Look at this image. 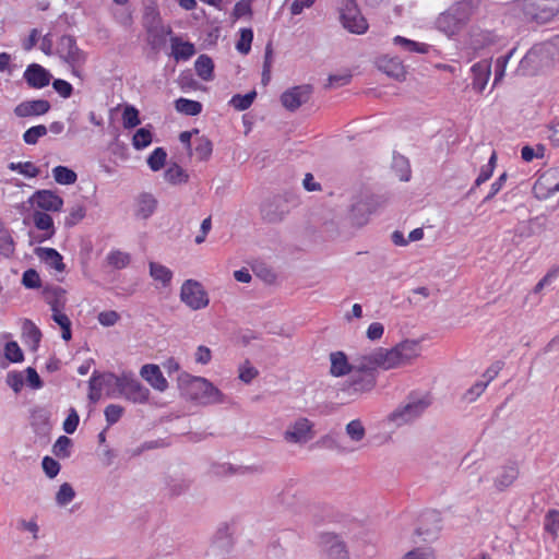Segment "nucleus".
Masks as SVG:
<instances>
[{"label": "nucleus", "mask_w": 559, "mask_h": 559, "mask_svg": "<svg viewBox=\"0 0 559 559\" xmlns=\"http://www.w3.org/2000/svg\"><path fill=\"white\" fill-rule=\"evenodd\" d=\"M558 49L551 41L534 45L521 59L516 73L519 75H535L554 64Z\"/></svg>", "instance_id": "f257e3e1"}, {"label": "nucleus", "mask_w": 559, "mask_h": 559, "mask_svg": "<svg viewBox=\"0 0 559 559\" xmlns=\"http://www.w3.org/2000/svg\"><path fill=\"white\" fill-rule=\"evenodd\" d=\"M420 344L416 340H405L392 348H378L380 369L390 370L412 362L420 355Z\"/></svg>", "instance_id": "f03ea898"}, {"label": "nucleus", "mask_w": 559, "mask_h": 559, "mask_svg": "<svg viewBox=\"0 0 559 559\" xmlns=\"http://www.w3.org/2000/svg\"><path fill=\"white\" fill-rule=\"evenodd\" d=\"M473 13L474 5L472 1H459L442 12L437 17L435 24L438 31L450 37L457 34L466 26Z\"/></svg>", "instance_id": "7ed1b4c3"}, {"label": "nucleus", "mask_w": 559, "mask_h": 559, "mask_svg": "<svg viewBox=\"0 0 559 559\" xmlns=\"http://www.w3.org/2000/svg\"><path fill=\"white\" fill-rule=\"evenodd\" d=\"M428 394H409L389 416L388 423L401 427L418 419L430 406Z\"/></svg>", "instance_id": "20e7f679"}, {"label": "nucleus", "mask_w": 559, "mask_h": 559, "mask_svg": "<svg viewBox=\"0 0 559 559\" xmlns=\"http://www.w3.org/2000/svg\"><path fill=\"white\" fill-rule=\"evenodd\" d=\"M298 204V197L293 191L275 194L263 202L261 206L262 218L270 224L281 223Z\"/></svg>", "instance_id": "39448f33"}, {"label": "nucleus", "mask_w": 559, "mask_h": 559, "mask_svg": "<svg viewBox=\"0 0 559 559\" xmlns=\"http://www.w3.org/2000/svg\"><path fill=\"white\" fill-rule=\"evenodd\" d=\"M181 383L186 394L200 404L210 405L224 402V394L205 378L187 374L181 379Z\"/></svg>", "instance_id": "423d86ee"}, {"label": "nucleus", "mask_w": 559, "mask_h": 559, "mask_svg": "<svg viewBox=\"0 0 559 559\" xmlns=\"http://www.w3.org/2000/svg\"><path fill=\"white\" fill-rule=\"evenodd\" d=\"M56 53L71 68L74 75L80 76V69L86 62V53L79 48L73 36H61L57 44Z\"/></svg>", "instance_id": "0eeeda50"}, {"label": "nucleus", "mask_w": 559, "mask_h": 559, "mask_svg": "<svg viewBox=\"0 0 559 559\" xmlns=\"http://www.w3.org/2000/svg\"><path fill=\"white\" fill-rule=\"evenodd\" d=\"M338 11L341 23L348 32L358 35L367 32L368 23L361 15L356 0H341Z\"/></svg>", "instance_id": "6e6552de"}, {"label": "nucleus", "mask_w": 559, "mask_h": 559, "mask_svg": "<svg viewBox=\"0 0 559 559\" xmlns=\"http://www.w3.org/2000/svg\"><path fill=\"white\" fill-rule=\"evenodd\" d=\"M377 384L376 373L360 371L354 368L348 378L341 384L340 390L349 396H360L371 392Z\"/></svg>", "instance_id": "1a4fd4ad"}, {"label": "nucleus", "mask_w": 559, "mask_h": 559, "mask_svg": "<svg viewBox=\"0 0 559 559\" xmlns=\"http://www.w3.org/2000/svg\"><path fill=\"white\" fill-rule=\"evenodd\" d=\"M180 300L192 310L203 309L209 305L207 293L194 280L183 282L180 289Z\"/></svg>", "instance_id": "9d476101"}, {"label": "nucleus", "mask_w": 559, "mask_h": 559, "mask_svg": "<svg viewBox=\"0 0 559 559\" xmlns=\"http://www.w3.org/2000/svg\"><path fill=\"white\" fill-rule=\"evenodd\" d=\"M559 191V167L545 170L533 186L534 197L538 200H547Z\"/></svg>", "instance_id": "9b49d317"}, {"label": "nucleus", "mask_w": 559, "mask_h": 559, "mask_svg": "<svg viewBox=\"0 0 559 559\" xmlns=\"http://www.w3.org/2000/svg\"><path fill=\"white\" fill-rule=\"evenodd\" d=\"M28 202L43 212H59L63 206V199L52 190H37Z\"/></svg>", "instance_id": "f8f14e48"}, {"label": "nucleus", "mask_w": 559, "mask_h": 559, "mask_svg": "<svg viewBox=\"0 0 559 559\" xmlns=\"http://www.w3.org/2000/svg\"><path fill=\"white\" fill-rule=\"evenodd\" d=\"M441 514L438 511H427L420 516V525L416 530V534L424 540H433L441 531Z\"/></svg>", "instance_id": "ddd939ff"}, {"label": "nucleus", "mask_w": 559, "mask_h": 559, "mask_svg": "<svg viewBox=\"0 0 559 559\" xmlns=\"http://www.w3.org/2000/svg\"><path fill=\"white\" fill-rule=\"evenodd\" d=\"M119 393L127 400L138 404L146 403L150 397V390L138 380L128 376H122V384H120Z\"/></svg>", "instance_id": "4468645a"}, {"label": "nucleus", "mask_w": 559, "mask_h": 559, "mask_svg": "<svg viewBox=\"0 0 559 559\" xmlns=\"http://www.w3.org/2000/svg\"><path fill=\"white\" fill-rule=\"evenodd\" d=\"M313 424L307 418H299L284 433V439L290 443H306L313 438Z\"/></svg>", "instance_id": "2eb2a0df"}, {"label": "nucleus", "mask_w": 559, "mask_h": 559, "mask_svg": "<svg viewBox=\"0 0 559 559\" xmlns=\"http://www.w3.org/2000/svg\"><path fill=\"white\" fill-rule=\"evenodd\" d=\"M311 94L312 87L310 85H299L284 92L281 102L286 109L294 111L307 103Z\"/></svg>", "instance_id": "dca6fc26"}, {"label": "nucleus", "mask_w": 559, "mask_h": 559, "mask_svg": "<svg viewBox=\"0 0 559 559\" xmlns=\"http://www.w3.org/2000/svg\"><path fill=\"white\" fill-rule=\"evenodd\" d=\"M321 546L328 559H348L346 546L337 535L323 534Z\"/></svg>", "instance_id": "f3484780"}, {"label": "nucleus", "mask_w": 559, "mask_h": 559, "mask_svg": "<svg viewBox=\"0 0 559 559\" xmlns=\"http://www.w3.org/2000/svg\"><path fill=\"white\" fill-rule=\"evenodd\" d=\"M50 103L46 99L24 100L15 106L14 115L19 118L37 117L50 110Z\"/></svg>", "instance_id": "a211bd4d"}, {"label": "nucleus", "mask_w": 559, "mask_h": 559, "mask_svg": "<svg viewBox=\"0 0 559 559\" xmlns=\"http://www.w3.org/2000/svg\"><path fill=\"white\" fill-rule=\"evenodd\" d=\"M23 78L28 86L43 88L50 83L51 74L38 63H31L24 71Z\"/></svg>", "instance_id": "6ab92c4d"}, {"label": "nucleus", "mask_w": 559, "mask_h": 559, "mask_svg": "<svg viewBox=\"0 0 559 559\" xmlns=\"http://www.w3.org/2000/svg\"><path fill=\"white\" fill-rule=\"evenodd\" d=\"M535 12H528L533 19L546 23L559 13V0H533Z\"/></svg>", "instance_id": "aec40b11"}, {"label": "nucleus", "mask_w": 559, "mask_h": 559, "mask_svg": "<svg viewBox=\"0 0 559 559\" xmlns=\"http://www.w3.org/2000/svg\"><path fill=\"white\" fill-rule=\"evenodd\" d=\"M371 211L372 205L368 198H357L350 205L349 219L354 225L362 226L368 222Z\"/></svg>", "instance_id": "412c9836"}, {"label": "nucleus", "mask_w": 559, "mask_h": 559, "mask_svg": "<svg viewBox=\"0 0 559 559\" xmlns=\"http://www.w3.org/2000/svg\"><path fill=\"white\" fill-rule=\"evenodd\" d=\"M330 373L335 378L347 376L354 369V361L349 362L345 353L340 350L330 354Z\"/></svg>", "instance_id": "4be33fe9"}, {"label": "nucleus", "mask_w": 559, "mask_h": 559, "mask_svg": "<svg viewBox=\"0 0 559 559\" xmlns=\"http://www.w3.org/2000/svg\"><path fill=\"white\" fill-rule=\"evenodd\" d=\"M34 253L49 267L55 269L58 272L64 271L66 265L63 263V258L56 249L37 247L35 248Z\"/></svg>", "instance_id": "5701e85b"}, {"label": "nucleus", "mask_w": 559, "mask_h": 559, "mask_svg": "<svg viewBox=\"0 0 559 559\" xmlns=\"http://www.w3.org/2000/svg\"><path fill=\"white\" fill-rule=\"evenodd\" d=\"M473 73V88L477 92H483L487 85L491 73V64L488 60H481L472 67Z\"/></svg>", "instance_id": "b1692460"}, {"label": "nucleus", "mask_w": 559, "mask_h": 559, "mask_svg": "<svg viewBox=\"0 0 559 559\" xmlns=\"http://www.w3.org/2000/svg\"><path fill=\"white\" fill-rule=\"evenodd\" d=\"M157 200L151 193L143 192L139 194L135 203V216L141 219L150 218L157 209Z\"/></svg>", "instance_id": "393cba45"}, {"label": "nucleus", "mask_w": 559, "mask_h": 559, "mask_svg": "<svg viewBox=\"0 0 559 559\" xmlns=\"http://www.w3.org/2000/svg\"><path fill=\"white\" fill-rule=\"evenodd\" d=\"M44 300L50 306L51 311L64 309L67 304L66 290L60 286H45L41 292Z\"/></svg>", "instance_id": "a878e982"}, {"label": "nucleus", "mask_w": 559, "mask_h": 559, "mask_svg": "<svg viewBox=\"0 0 559 559\" xmlns=\"http://www.w3.org/2000/svg\"><path fill=\"white\" fill-rule=\"evenodd\" d=\"M519 477V467L512 463L503 466L493 479L495 487L498 491H503L510 487Z\"/></svg>", "instance_id": "bb28decb"}, {"label": "nucleus", "mask_w": 559, "mask_h": 559, "mask_svg": "<svg viewBox=\"0 0 559 559\" xmlns=\"http://www.w3.org/2000/svg\"><path fill=\"white\" fill-rule=\"evenodd\" d=\"M141 376L144 378L154 389L158 391H165L167 388V381L164 378L160 369L156 365H144L141 368Z\"/></svg>", "instance_id": "cd10ccee"}, {"label": "nucleus", "mask_w": 559, "mask_h": 559, "mask_svg": "<svg viewBox=\"0 0 559 559\" xmlns=\"http://www.w3.org/2000/svg\"><path fill=\"white\" fill-rule=\"evenodd\" d=\"M354 368H358L360 371L376 373V370L380 368L378 348L367 355L356 357L354 359Z\"/></svg>", "instance_id": "c85d7f7f"}, {"label": "nucleus", "mask_w": 559, "mask_h": 559, "mask_svg": "<svg viewBox=\"0 0 559 559\" xmlns=\"http://www.w3.org/2000/svg\"><path fill=\"white\" fill-rule=\"evenodd\" d=\"M148 267L151 277L159 283L163 288L170 286L174 276L170 269L157 262H150Z\"/></svg>", "instance_id": "c756f323"}, {"label": "nucleus", "mask_w": 559, "mask_h": 559, "mask_svg": "<svg viewBox=\"0 0 559 559\" xmlns=\"http://www.w3.org/2000/svg\"><path fill=\"white\" fill-rule=\"evenodd\" d=\"M171 49L176 60H188L195 53L193 44L181 41L178 37L171 38Z\"/></svg>", "instance_id": "7c9ffc66"}, {"label": "nucleus", "mask_w": 559, "mask_h": 559, "mask_svg": "<svg viewBox=\"0 0 559 559\" xmlns=\"http://www.w3.org/2000/svg\"><path fill=\"white\" fill-rule=\"evenodd\" d=\"M33 222L37 229L46 231V237H53L56 228L53 226L52 217L43 211H35L33 213Z\"/></svg>", "instance_id": "2f4dec72"}, {"label": "nucleus", "mask_w": 559, "mask_h": 559, "mask_svg": "<svg viewBox=\"0 0 559 559\" xmlns=\"http://www.w3.org/2000/svg\"><path fill=\"white\" fill-rule=\"evenodd\" d=\"M22 333L26 343H28L33 349H36L41 338V332L37 325L29 319H25L22 324Z\"/></svg>", "instance_id": "473e14b6"}, {"label": "nucleus", "mask_w": 559, "mask_h": 559, "mask_svg": "<svg viewBox=\"0 0 559 559\" xmlns=\"http://www.w3.org/2000/svg\"><path fill=\"white\" fill-rule=\"evenodd\" d=\"M197 74L204 81H211L213 79L214 63L213 60L206 56L201 55L194 62Z\"/></svg>", "instance_id": "72a5a7b5"}, {"label": "nucleus", "mask_w": 559, "mask_h": 559, "mask_svg": "<svg viewBox=\"0 0 559 559\" xmlns=\"http://www.w3.org/2000/svg\"><path fill=\"white\" fill-rule=\"evenodd\" d=\"M175 108L178 112L187 116H198L202 111V104L188 98H178L175 102Z\"/></svg>", "instance_id": "f704fd0d"}, {"label": "nucleus", "mask_w": 559, "mask_h": 559, "mask_svg": "<svg viewBox=\"0 0 559 559\" xmlns=\"http://www.w3.org/2000/svg\"><path fill=\"white\" fill-rule=\"evenodd\" d=\"M192 152V148L190 150ZM212 142L205 136H199L193 142V153L200 160H206L212 155Z\"/></svg>", "instance_id": "c9c22d12"}, {"label": "nucleus", "mask_w": 559, "mask_h": 559, "mask_svg": "<svg viewBox=\"0 0 559 559\" xmlns=\"http://www.w3.org/2000/svg\"><path fill=\"white\" fill-rule=\"evenodd\" d=\"M378 67L389 76L399 79L404 74V68L397 59H381Z\"/></svg>", "instance_id": "e433bc0d"}, {"label": "nucleus", "mask_w": 559, "mask_h": 559, "mask_svg": "<svg viewBox=\"0 0 559 559\" xmlns=\"http://www.w3.org/2000/svg\"><path fill=\"white\" fill-rule=\"evenodd\" d=\"M52 176L59 185H73L78 179L76 173L66 166H56Z\"/></svg>", "instance_id": "4c0bfd02"}, {"label": "nucleus", "mask_w": 559, "mask_h": 559, "mask_svg": "<svg viewBox=\"0 0 559 559\" xmlns=\"http://www.w3.org/2000/svg\"><path fill=\"white\" fill-rule=\"evenodd\" d=\"M393 41L395 45L402 46L407 51L418 53H427L429 51V45L424 43H417L402 36H395Z\"/></svg>", "instance_id": "58836bf2"}, {"label": "nucleus", "mask_w": 559, "mask_h": 559, "mask_svg": "<svg viewBox=\"0 0 559 559\" xmlns=\"http://www.w3.org/2000/svg\"><path fill=\"white\" fill-rule=\"evenodd\" d=\"M152 140H153V134H152L151 130L146 127L140 128L133 134L132 145L135 150H143L152 143Z\"/></svg>", "instance_id": "ea45409f"}, {"label": "nucleus", "mask_w": 559, "mask_h": 559, "mask_svg": "<svg viewBox=\"0 0 559 559\" xmlns=\"http://www.w3.org/2000/svg\"><path fill=\"white\" fill-rule=\"evenodd\" d=\"M165 180L169 183L177 185L188 180V175L177 164L169 166L164 174Z\"/></svg>", "instance_id": "a19ab883"}, {"label": "nucleus", "mask_w": 559, "mask_h": 559, "mask_svg": "<svg viewBox=\"0 0 559 559\" xmlns=\"http://www.w3.org/2000/svg\"><path fill=\"white\" fill-rule=\"evenodd\" d=\"M346 435L352 441L359 442L366 436V429L359 419L349 421L345 427Z\"/></svg>", "instance_id": "79ce46f5"}, {"label": "nucleus", "mask_w": 559, "mask_h": 559, "mask_svg": "<svg viewBox=\"0 0 559 559\" xmlns=\"http://www.w3.org/2000/svg\"><path fill=\"white\" fill-rule=\"evenodd\" d=\"M255 96V91H251L245 95L236 94L231 97L229 103L235 109L241 111L248 109L252 105Z\"/></svg>", "instance_id": "37998d69"}, {"label": "nucleus", "mask_w": 559, "mask_h": 559, "mask_svg": "<svg viewBox=\"0 0 559 559\" xmlns=\"http://www.w3.org/2000/svg\"><path fill=\"white\" fill-rule=\"evenodd\" d=\"M514 52L515 48H512L507 55L501 56L496 60L493 86H496L503 79L507 64L514 55Z\"/></svg>", "instance_id": "c03bdc74"}, {"label": "nucleus", "mask_w": 559, "mask_h": 559, "mask_svg": "<svg viewBox=\"0 0 559 559\" xmlns=\"http://www.w3.org/2000/svg\"><path fill=\"white\" fill-rule=\"evenodd\" d=\"M167 153L163 147H156L147 158V165L153 171L160 170L166 162Z\"/></svg>", "instance_id": "a18cd8bd"}, {"label": "nucleus", "mask_w": 559, "mask_h": 559, "mask_svg": "<svg viewBox=\"0 0 559 559\" xmlns=\"http://www.w3.org/2000/svg\"><path fill=\"white\" fill-rule=\"evenodd\" d=\"M48 129L44 124L34 126L27 129L23 134V140L26 144L35 145L41 136H45Z\"/></svg>", "instance_id": "49530a36"}, {"label": "nucleus", "mask_w": 559, "mask_h": 559, "mask_svg": "<svg viewBox=\"0 0 559 559\" xmlns=\"http://www.w3.org/2000/svg\"><path fill=\"white\" fill-rule=\"evenodd\" d=\"M141 123L139 110L133 106H126L122 112V124L124 129L135 128Z\"/></svg>", "instance_id": "de8ad7c7"}, {"label": "nucleus", "mask_w": 559, "mask_h": 559, "mask_svg": "<svg viewBox=\"0 0 559 559\" xmlns=\"http://www.w3.org/2000/svg\"><path fill=\"white\" fill-rule=\"evenodd\" d=\"M71 445L72 441L70 438L66 436H60L52 447V452L58 457L67 459L71 455Z\"/></svg>", "instance_id": "09e8293b"}, {"label": "nucleus", "mask_w": 559, "mask_h": 559, "mask_svg": "<svg viewBox=\"0 0 559 559\" xmlns=\"http://www.w3.org/2000/svg\"><path fill=\"white\" fill-rule=\"evenodd\" d=\"M75 497V491L73 487L69 483H63L57 495H56V502L60 507H64L69 504Z\"/></svg>", "instance_id": "8fccbe9b"}, {"label": "nucleus", "mask_w": 559, "mask_h": 559, "mask_svg": "<svg viewBox=\"0 0 559 559\" xmlns=\"http://www.w3.org/2000/svg\"><path fill=\"white\" fill-rule=\"evenodd\" d=\"M189 487L190 483L183 478H170L167 483V490L170 497L181 496Z\"/></svg>", "instance_id": "3c124183"}, {"label": "nucleus", "mask_w": 559, "mask_h": 559, "mask_svg": "<svg viewBox=\"0 0 559 559\" xmlns=\"http://www.w3.org/2000/svg\"><path fill=\"white\" fill-rule=\"evenodd\" d=\"M86 211L83 205H74L69 210V214L64 219L66 227H73L85 217Z\"/></svg>", "instance_id": "603ef678"}, {"label": "nucleus", "mask_w": 559, "mask_h": 559, "mask_svg": "<svg viewBox=\"0 0 559 559\" xmlns=\"http://www.w3.org/2000/svg\"><path fill=\"white\" fill-rule=\"evenodd\" d=\"M252 39H253L252 29L251 28H242L240 31V38L236 44L237 50L242 55H247L251 49Z\"/></svg>", "instance_id": "864d4df0"}, {"label": "nucleus", "mask_w": 559, "mask_h": 559, "mask_svg": "<svg viewBox=\"0 0 559 559\" xmlns=\"http://www.w3.org/2000/svg\"><path fill=\"white\" fill-rule=\"evenodd\" d=\"M9 168L11 170L19 171L28 178H35L39 175V169L32 162L11 163Z\"/></svg>", "instance_id": "5fc2aeb1"}, {"label": "nucleus", "mask_w": 559, "mask_h": 559, "mask_svg": "<svg viewBox=\"0 0 559 559\" xmlns=\"http://www.w3.org/2000/svg\"><path fill=\"white\" fill-rule=\"evenodd\" d=\"M403 559H436V551L430 546L417 547L406 552Z\"/></svg>", "instance_id": "6e6d98bb"}, {"label": "nucleus", "mask_w": 559, "mask_h": 559, "mask_svg": "<svg viewBox=\"0 0 559 559\" xmlns=\"http://www.w3.org/2000/svg\"><path fill=\"white\" fill-rule=\"evenodd\" d=\"M496 159H497V156H496V153L493 152L489 158L488 164L484 165L480 168L479 175L475 180L476 187H479L480 185L486 182L491 177V175L493 173L495 165H496Z\"/></svg>", "instance_id": "4d7b16f0"}, {"label": "nucleus", "mask_w": 559, "mask_h": 559, "mask_svg": "<svg viewBox=\"0 0 559 559\" xmlns=\"http://www.w3.org/2000/svg\"><path fill=\"white\" fill-rule=\"evenodd\" d=\"M96 378L98 380V385H100L102 389L116 386L118 391H120V384H122V377H118L111 372H107L103 374H96Z\"/></svg>", "instance_id": "13d9d810"}, {"label": "nucleus", "mask_w": 559, "mask_h": 559, "mask_svg": "<svg viewBox=\"0 0 559 559\" xmlns=\"http://www.w3.org/2000/svg\"><path fill=\"white\" fill-rule=\"evenodd\" d=\"M4 356L12 362H20L23 360V352L19 344L14 341L8 342L4 347Z\"/></svg>", "instance_id": "bf43d9fd"}, {"label": "nucleus", "mask_w": 559, "mask_h": 559, "mask_svg": "<svg viewBox=\"0 0 559 559\" xmlns=\"http://www.w3.org/2000/svg\"><path fill=\"white\" fill-rule=\"evenodd\" d=\"M107 261L116 269L126 267L130 262V255L121 251H112L108 254Z\"/></svg>", "instance_id": "052dcab7"}, {"label": "nucleus", "mask_w": 559, "mask_h": 559, "mask_svg": "<svg viewBox=\"0 0 559 559\" xmlns=\"http://www.w3.org/2000/svg\"><path fill=\"white\" fill-rule=\"evenodd\" d=\"M123 412L124 408L122 406L117 404H109L104 412L107 425L112 426L114 424L119 421V419L123 415Z\"/></svg>", "instance_id": "680f3d73"}, {"label": "nucleus", "mask_w": 559, "mask_h": 559, "mask_svg": "<svg viewBox=\"0 0 559 559\" xmlns=\"http://www.w3.org/2000/svg\"><path fill=\"white\" fill-rule=\"evenodd\" d=\"M22 284L26 288H38L40 286V277L36 270L28 269L23 273Z\"/></svg>", "instance_id": "e2e57ef3"}, {"label": "nucleus", "mask_w": 559, "mask_h": 559, "mask_svg": "<svg viewBox=\"0 0 559 559\" xmlns=\"http://www.w3.org/2000/svg\"><path fill=\"white\" fill-rule=\"evenodd\" d=\"M487 385H488V381L476 382L472 388H469L465 392L464 400L468 403L476 401V399L479 397L483 394V392L486 390Z\"/></svg>", "instance_id": "0e129e2a"}, {"label": "nucleus", "mask_w": 559, "mask_h": 559, "mask_svg": "<svg viewBox=\"0 0 559 559\" xmlns=\"http://www.w3.org/2000/svg\"><path fill=\"white\" fill-rule=\"evenodd\" d=\"M43 469L49 478H53L60 471V464L50 456H45L41 462Z\"/></svg>", "instance_id": "69168bd1"}, {"label": "nucleus", "mask_w": 559, "mask_h": 559, "mask_svg": "<svg viewBox=\"0 0 559 559\" xmlns=\"http://www.w3.org/2000/svg\"><path fill=\"white\" fill-rule=\"evenodd\" d=\"M7 384L15 392L19 393L24 384V378L22 372L10 371L7 374Z\"/></svg>", "instance_id": "338daca9"}, {"label": "nucleus", "mask_w": 559, "mask_h": 559, "mask_svg": "<svg viewBox=\"0 0 559 559\" xmlns=\"http://www.w3.org/2000/svg\"><path fill=\"white\" fill-rule=\"evenodd\" d=\"M545 528L556 535L559 531V511L551 510L547 513L545 519Z\"/></svg>", "instance_id": "774afa93"}]
</instances>
